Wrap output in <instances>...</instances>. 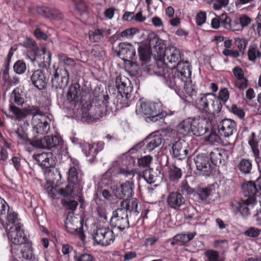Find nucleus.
I'll use <instances>...</instances> for the list:
<instances>
[{"mask_svg":"<svg viewBox=\"0 0 261 261\" xmlns=\"http://www.w3.org/2000/svg\"><path fill=\"white\" fill-rule=\"evenodd\" d=\"M241 202L234 201L230 205L235 213L240 212L243 216L250 214V209L256 203L257 193L261 194V177H258L255 181H248L242 186Z\"/></svg>","mask_w":261,"mask_h":261,"instance_id":"1","label":"nucleus"},{"mask_svg":"<svg viewBox=\"0 0 261 261\" xmlns=\"http://www.w3.org/2000/svg\"><path fill=\"white\" fill-rule=\"evenodd\" d=\"M160 60L170 69H174V75H179L180 77L185 79L191 74L190 64L188 61H181L180 50L175 46H170L166 47L163 55H160Z\"/></svg>","mask_w":261,"mask_h":261,"instance_id":"2","label":"nucleus"},{"mask_svg":"<svg viewBox=\"0 0 261 261\" xmlns=\"http://www.w3.org/2000/svg\"><path fill=\"white\" fill-rule=\"evenodd\" d=\"M138 201L136 198L132 199L131 201L123 200L120 201L119 207L113 212L110 220L112 227H117L122 231L129 227V221L127 212L134 213L137 216L139 213L138 210Z\"/></svg>","mask_w":261,"mask_h":261,"instance_id":"3","label":"nucleus"},{"mask_svg":"<svg viewBox=\"0 0 261 261\" xmlns=\"http://www.w3.org/2000/svg\"><path fill=\"white\" fill-rule=\"evenodd\" d=\"M154 72L158 75L162 76L164 83L171 88L180 89L181 87H184L185 92L189 96L192 97L196 95V86L191 83V74L184 80L180 78L179 75L171 76L168 69L160 68L159 67H155Z\"/></svg>","mask_w":261,"mask_h":261,"instance_id":"4","label":"nucleus"},{"mask_svg":"<svg viewBox=\"0 0 261 261\" xmlns=\"http://www.w3.org/2000/svg\"><path fill=\"white\" fill-rule=\"evenodd\" d=\"M33 146L38 148L51 149L57 154L66 156L67 150L63 141L56 136H46L43 138L34 140Z\"/></svg>","mask_w":261,"mask_h":261,"instance_id":"5","label":"nucleus"},{"mask_svg":"<svg viewBox=\"0 0 261 261\" xmlns=\"http://www.w3.org/2000/svg\"><path fill=\"white\" fill-rule=\"evenodd\" d=\"M197 108L201 112L209 114L219 113L222 109V103L214 94L207 93L201 96L196 100Z\"/></svg>","mask_w":261,"mask_h":261,"instance_id":"6","label":"nucleus"},{"mask_svg":"<svg viewBox=\"0 0 261 261\" xmlns=\"http://www.w3.org/2000/svg\"><path fill=\"white\" fill-rule=\"evenodd\" d=\"M137 111L147 116L152 122H156L166 116L162 111V104L160 102L141 101Z\"/></svg>","mask_w":261,"mask_h":261,"instance_id":"7","label":"nucleus"},{"mask_svg":"<svg viewBox=\"0 0 261 261\" xmlns=\"http://www.w3.org/2000/svg\"><path fill=\"white\" fill-rule=\"evenodd\" d=\"M118 174H121L125 177L132 180L136 174H138V177H143L146 181L149 184H152L155 182L158 179V176L161 174V172L156 169L155 170L153 169L149 168L146 169L143 173H137L135 170H130L127 167L124 168H120Z\"/></svg>","mask_w":261,"mask_h":261,"instance_id":"8","label":"nucleus"},{"mask_svg":"<svg viewBox=\"0 0 261 261\" xmlns=\"http://www.w3.org/2000/svg\"><path fill=\"white\" fill-rule=\"evenodd\" d=\"M69 80V73L66 68H58L51 80L52 88L57 90L61 96L63 95L64 89L67 87Z\"/></svg>","mask_w":261,"mask_h":261,"instance_id":"9","label":"nucleus"},{"mask_svg":"<svg viewBox=\"0 0 261 261\" xmlns=\"http://www.w3.org/2000/svg\"><path fill=\"white\" fill-rule=\"evenodd\" d=\"M115 84L118 91L123 99V106L128 107L130 104V98L133 91L130 81L125 76L119 75L116 78Z\"/></svg>","mask_w":261,"mask_h":261,"instance_id":"10","label":"nucleus"},{"mask_svg":"<svg viewBox=\"0 0 261 261\" xmlns=\"http://www.w3.org/2000/svg\"><path fill=\"white\" fill-rule=\"evenodd\" d=\"M50 75V70L37 69L33 72L30 79L32 84L36 88L41 90L46 88Z\"/></svg>","mask_w":261,"mask_h":261,"instance_id":"11","label":"nucleus"},{"mask_svg":"<svg viewBox=\"0 0 261 261\" xmlns=\"http://www.w3.org/2000/svg\"><path fill=\"white\" fill-rule=\"evenodd\" d=\"M8 237L10 242L13 244L12 246L22 245L28 241L24 234L22 225H12L8 229Z\"/></svg>","mask_w":261,"mask_h":261,"instance_id":"12","label":"nucleus"},{"mask_svg":"<svg viewBox=\"0 0 261 261\" xmlns=\"http://www.w3.org/2000/svg\"><path fill=\"white\" fill-rule=\"evenodd\" d=\"M94 240L102 246H108L115 240L113 231L108 227L98 228L93 236Z\"/></svg>","mask_w":261,"mask_h":261,"instance_id":"13","label":"nucleus"},{"mask_svg":"<svg viewBox=\"0 0 261 261\" xmlns=\"http://www.w3.org/2000/svg\"><path fill=\"white\" fill-rule=\"evenodd\" d=\"M11 251L12 254L16 255L19 259L21 258L23 260H28L31 259L34 257L32 244L29 241L22 245L12 246Z\"/></svg>","mask_w":261,"mask_h":261,"instance_id":"14","label":"nucleus"},{"mask_svg":"<svg viewBox=\"0 0 261 261\" xmlns=\"http://www.w3.org/2000/svg\"><path fill=\"white\" fill-rule=\"evenodd\" d=\"M194 162L196 169L200 174L204 176H210L213 170L208 157L205 154H198L194 158Z\"/></svg>","mask_w":261,"mask_h":261,"instance_id":"15","label":"nucleus"},{"mask_svg":"<svg viewBox=\"0 0 261 261\" xmlns=\"http://www.w3.org/2000/svg\"><path fill=\"white\" fill-rule=\"evenodd\" d=\"M218 128L221 136L229 137L236 133L237 123L232 119L225 118L220 121Z\"/></svg>","mask_w":261,"mask_h":261,"instance_id":"16","label":"nucleus"},{"mask_svg":"<svg viewBox=\"0 0 261 261\" xmlns=\"http://www.w3.org/2000/svg\"><path fill=\"white\" fill-rule=\"evenodd\" d=\"M119 49L117 55L125 62L132 60L136 56L134 47L128 43H120L118 45Z\"/></svg>","mask_w":261,"mask_h":261,"instance_id":"17","label":"nucleus"},{"mask_svg":"<svg viewBox=\"0 0 261 261\" xmlns=\"http://www.w3.org/2000/svg\"><path fill=\"white\" fill-rule=\"evenodd\" d=\"M172 152L173 156L178 160L186 159L188 154L187 143L182 139L177 140L172 145Z\"/></svg>","mask_w":261,"mask_h":261,"instance_id":"18","label":"nucleus"},{"mask_svg":"<svg viewBox=\"0 0 261 261\" xmlns=\"http://www.w3.org/2000/svg\"><path fill=\"white\" fill-rule=\"evenodd\" d=\"M32 124L34 129L38 134H46L50 129L49 124L43 113L42 115L32 119Z\"/></svg>","mask_w":261,"mask_h":261,"instance_id":"19","label":"nucleus"},{"mask_svg":"<svg viewBox=\"0 0 261 261\" xmlns=\"http://www.w3.org/2000/svg\"><path fill=\"white\" fill-rule=\"evenodd\" d=\"M82 89L79 83L72 84L69 87L67 94V99L69 102L75 106L82 99Z\"/></svg>","mask_w":261,"mask_h":261,"instance_id":"20","label":"nucleus"},{"mask_svg":"<svg viewBox=\"0 0 261 261\" xmlns=\"http://www.w3.org/2000/svg\"><path fill=\"white\" fill-rule=\"evenodd\" d=\"M53 154L51 152H42L33 155V158L41 167L45 168L53 167L55 165Z\"/></svg>","mask_w":261,"mask_h":261,"instance_id":"21","label":"nucleus"},{"mask_svg":"<svg viewBox=\"0 0 261 261\" xmlns=\"http://www.w3.org/2000/svg\"><path fill=\"white\" fill-rule=\"evenodd\" d=\"M70 213H69L65 222L67 230L70 233H76L82 235V226L81 221L77 218L70 216Z\"/></svg>","mask_w":261,"mask_h":261,"instance_id":"22","label":"nucleus"},{"mask_svg":"<svg viewBox=\"0 0 261 261\" xmlns=\"http://www.w3.org/2000/svg\"><path fill=\"white\" fill-rule=\"evenodd\" d=\"M68 179L71 184L77 187V193H80L82 189V176L75 167H70L68 170Z\"/></svg>","mask_w":261,"mask_h":261,"instance_id":"23","label":"nucleus"},{"mask_svg":"<svg viewBox=\"0 0 261 261\" xmlns=\"http://www.w3.org/2000/svg\"><path fill=\"white\" fill-rule=\"evenodd\" d=\"M41 50L42 54L36 55V58L34 60H36V62L40 68L45 70H50L49 67L51 63V54L49 51L46 53L45 48H42Z\"/></svg>","mask_w":261,"mask_h":261,"instance_id":"24","label":"nucleus"},{"mask_svg":"<svg viewBox=\"0 0 261 261\" xmlns=\"http://www.w3.org/2000/svg\"><path fill=\"white\" fill-rule=\"evenodd\" d=\"M185 202L184 197L180 193L177 192L170 193L167 198L168 205L173 209H177L183 205Z\"/></svg>","mask_w":261,"mask_h":261,"instance_id":"25","label":"nucleus"},{"mask_svg":"<svg viewBox=\"0 0 261 261\" xmlns=\"http://www.w3.org/2000/svg\"><path fill=\"white\" fill-rule=\"evenodd\" d=\"M162 138L160 134H152L144 141L146 144L145 149L149 152L159 147L162 143Z\"/></svg>","mask_w":261,"mask_h":261,"instance_id":"26","label":"nucleus"},{"mask_svg":"<svg viewBox=\"0 0 261 261\" xmlns=\"http://www.w3.org/2000/svg\"><path fill=\"white\" fill-rule=\"evenodd\" d=\"M134 182L133 181H126L120 185L121 193H119V197L121 199L126 198L128 201H131V200H127V198L130 197L133 193Z\"/></svg>","mask_w":261,"mask_h":261,"instance_id":"27","label":"nucleus"},{"mask_svg":"<svg viewBox=\"0 0 261 261\" xmlns=\"http://www.w3.org/2000/svg\"><path fill=\"white\" fill-rule=\"evenodd\" d=\"M237 168L242 174H249L251 173L253 168L252 161L248 159H242L238 162Z\"/></svg>","mask_w":261,"mask_h":261,"instance_id":"28","label":"nucleus"},{"mask_svg":"<svg viewBox=\"0 0 261 261\" xmlns=\"http://www.w3.org/2000/svg\"><path fill=\"white\" fill-rule=\"evenodd\" d=\"M210 155L212 163L215 165H219L224 161L226 152L223 149L216 148L211 152Z\"/></svg>","mask_w":261,"mask_h":261,"instance_id":"29","label":"nucleus"},{"mask_svg":"<svg viewBox=\"0 0 261 261\" xmlns=\"http://www.w3.org/2000/svg\"><path fill=\"white\" fill-rule=\"evenodd\" d=\"M108 98V95L104 96V100L102 101L101 105H95L93 107L94 112L91 111V114L92 115L93 119H98L106 115V107Z\"/></svg>","mask_w":261,"mask_h":261,"instance_id":"30","label":"nucleus"},{"mask_svg":"<svg viewBox=\"0 0 261 261\" xmlns=\"http://www.w3.org/2000/svg\"><path fill=\"white\" fill-rule=\"evenodd\" d=\"M39 11L45 14V17L51 19L61 20L64 17L62 12L57 9L46 7V8L39 9Z\"/></svg>","mask_w":261,"mask_h":261,"instance_id":"31","label":"nucleus"},{"mask_svg":"<svg viewBox=\"0 0 261 261\" xmlns=\"http://www.w3.org/2000/svg\"><path fill=\"white\" fill-rule=\"evenodd\" d=\"M7 215L6 216V229L8 230V226L12 225H21V224L18 222L19 220L18 218L17 214L12 209H9L7 212Z\"/></svg>","mask_w":261,"mask_h":261,"instance_id":"32","label":"nucleus"},{"mask_svg":"<svg viewBox=\"0 0 261 261\" xmlns=\"http://www.w3.org/2000/svg\"><path fill=\"white\" fill-rule=\"evenodd\" d=\"M191 134L196 136H200L205 133V127L201 125L198 120H191Z\"/></svg>","mask_w":261,"mask_h":261,"instance_id":"33","label":"nucleus"},{"mask_svg":"<svg viewBox=\"0 0 261 261\" xmlns=\"http://www.w3.org/2000/svg\"><path fill=\"white\" fill-rule=\"evenodd\" d=\"M138 50L140 60L144 62H148L149 61L150 53L147 45L144 44L139 45Z\"/></svg>","mask_w":261,"mask_h":261,"instance_id":"34","label":"nucleus"},{"mask_svg":"<svg viewBox=\"0 0 261 261\" xmlns=\"http://www.w3.org/2000/svg\"><path fill=\"white\" fill-rule=\"evenodd\" d=\"M196 234L195 233H188V234H178L174 236L173 240L180 244V245H183L185 244L190 241Z\"/></svg>","mask_w":261,"mask_h":261,"instance_id":"35","label":"nucleus"},{"mask_svg":"<svg viewBox=\"0 0 261 261\" xmlns=\"http://www.w3.org/2000/svg\"><path fill=\"white\" fill-rule=\"evenodd\" d=\"M24 111L25 112L26 117L28 115H32V119H34V117H38L43 113L37 106L33 105H28L24 107Z\"/></svg>","mask_w":261,"mask_h":261,"instance_id":"36","label":"nucleus"},{"mask_svg":"<svg viewBox=\"0 0 261 261\" xmlns=\"http://www.w3.org/2000/svg\"><path fill=\"white\" fill-rule=\"evenodd\" d=\"M9 110L14 115L15 119L18 121H21L26 118L24 108L20 109L11 104L10 105Z\"/></svg>","mask_w":261,"mask_h":261,"instance_id":"37","label":"nucleus"},{"mask_svg":"<svg viewBox=\"0 0 261 261\" xmlns=\"http://www.w3.org/2000/svg\"><path fill=\"white\" fill-rule=\"evenodd\" d=\"M247 55L249 60L254 62L257 58L260 57L261 53L256 45H252L249 47Z\"/></svg>","mask_w":261,"mask_h":261,"instance_id":"38","label":"nucleus"},{"mask_svg":"<svg viewBox=\"0 0 261 261\" xmlns=\"http://www.w3.org/2000/svg\"><path fill=\"white\" fill-rule=\"evenodd\" d=\"M169 177L170 180L174 181L180 179L182 176V171L180 168L172 164L169 170Z\"/></svg>","mask_w":261,"mask_h":261,"instance_id":"39","label":"nucleus"},{"mask_svg":"<svg viewBox=\"0 0 261 261\" xmlns=\"http://www.w3.org/2000/svg\"><path fill=\"white\" fill-rule=\"evenodd\" d=\"M59 193L64 197H67L77 195L79 193H77V187L73 184L72 187L70 185H67L65 188L59 189Z\"/></svg>","mask_w":261,"mask_h":261,"instance_id":"40","label":"nucleus"},{"mask_svg":"<svg viewBox=\"0 0 261 261\" xmlns=\"http://www.w3.org/2000/svg\"><path fill=\"white\" fill-rule=\"evenodd\" d=\"M191 120L187 119L179 123L178 125V129L179 133L184 135H191Z\"/></svg>","mask_w":261,"mask_h":261,"instance_id":"41","label":"nucleus"},{"mask_svg":"<svg viewBox=\"0 0 261 261\" xmlns=\"http://www.w3.org/2000/svg\"><path fill=\"white\" fill-rule=\"evenodd\" d=\"M248 143L251 148L256 163H260L261 157L259 156L260 152L258 148H257V143L255 140L252 139L249 141Z\"/></svg>","mask_w":261,"mask_h":261,"instance_id":"42","label":"nucleus"},{"mask_svg":"<svg viewBox=\"0 0 261 261\" xmlns=\"http://www.w3.org/2000/svg\"><path fill=\"white\" fill-rule=\"evenodd\" d=\"M15 134L21 140L22 143H26L27 144H31L33 146L34 140L30 139L28 135L24 133L22 127H18L16 130H15Z\"/></svg>","mask_w":261,"mask_h":261,"instance_id":"43","label":"nucleus"},{"mask_svg":"<svg viewBox=\"0 0 261 261\" xmlns=\"http://www.w3.org/2000/svg\"><path fill=\"white\" fill-rule=\"evenodd\" d=\"M89 38L91 41L94 42L100 41L103 39V31L99 29L90 31Z\"/></svg>","mask_w":261,"mask_h":261,"instance_id":"44","label":"nucleus"},{"mask_svg":"<svg viewBox=\"0 0 261 261\" xmlns=\"http://www.w3.org/2000/svg\"><path fill=\"white\" fill-rule=\"evenodd\" d=\"M212 190L210 188H202L199 189L197 195L202 201H204L212 194Z\"/></svg>","mask_w":261,"mask_h":261,"instance_id":"45","label":"nucleus"},{"mask_svg":"<svg viewBox=\"0 0 261 261\" xmlns=\"http://www.w3.org/2000/svg\"><path fill=\"white\" fill-rule=\"evenodd\" d=\"M61 203L63 206L66 210H69L71 211H74L78 205V203L77 201L73 200H67L66 199H63L61 200Z\"/></svg>","mask_w":261,"mask_h":261,"instance_id":"46","label":"nucleus"},{"mask_svg":"<svg viewBox=\"0 0 261 261\" xmlns=\"http://www.w3.org/2000/svg\"><path fill=\"white\" fill-rule=\"evenodd\" d=\"M11 97L15 103L18 105H22L24 102V98L21 96L19 88H17L14 89L12 93Z\"/></svg>","mask_w":261,"mask_h":261,"instance_id":"47","label":"nucleus"},{"mask_svg":"<svg viewBox=\"0 0 261 261\" xmlns=\"http://www.w3.org/2000/svg\"><path fill=\"white\" fill-rule=\"evenodd\" d=\"M27 68L25 63L22 60L17 61L13 66L15 72L17 74H22L24 72Z\"/></svg>","mask_w":261,"mask_h":261,"instance_id":"48","label":"nucleus"},{"mask_svg":"<svg viewBox=\"0 0 261 261\" xmlns=\"http://www.w3.org/2000/svg\"><path fill=\"white\" fill-rule=\"evenodd\" d=\"M152 160V157L149 155L144 156L138 159V166L143 168H147L149 167Z\"/></svg>","mask_w":261,"mask_h":261,"instance_id":"49","label":"nucleus"},{"mask_svg":"<svg viewBox=\"0 0 261 261\" xmlns=\"http://www.w3.org/2000/svg\"><path fill=\"white\" fill-rule=\"evenodd\" d=\"M205 255L207 256L208 261H223L220 257L218 251L209 250L205 252Z\"/></svg>","mask_w":261,"mask_h":261,"instance_id":"50","label":"nucleus"},{"mask_svg":"<svg viewBox=\"0 0 261 261\" xmlns=\"http://www.w3.org/2000/svg\"><path fill=\"white\" fill-rule=\"evenodd\" d=\"M91 54L95 58L100 59L104 56L105 51L101 46L96 44L92 48Z\"/></svg>","mask_w":261,"mask_h":261,"instance_id":"51","label":"nucleus"},{"mask_svg":"<svg viewBox=\"0 0 261 261\" xmlns=\"http://www.w3.org/2000/svg\"><path fill=\"white\" fill-rule=\"evenodd\" d=\"M60 61L63 64L64 68L68 67L69 69H72L75 65V61L67 57L62 56L60 58Z\"/></svg>","mask_w":261,"mask_h":261,"instance_id":"52","label":"nucleus"},{"mask_svg":"<svg viewBox=\"0 0 261 261\" xmlns=\"http://www.w3.org/2000/svg\"><path fill=\"white\" fill-rule=\"evenodd\" d=\"M234 85L240 90L243 91L248 86V80L245 77L240 79H236L234 81Z\"/></svg>","mask_w":261,"mask_h":261,"instance_id":"53","label":"nucleus"},{"mask_svg":"<svg viewBox=\"0 0 261 261\" xmlns=\"http://www.w3.org/2000/svg\"><path fill=\"white\" fill-rule=\"evenodd\" d=\"M139 30L136 28H132L129 29H127L124 31H123L118 36H120L122 37H132L134 35L139 32Z\"/></svg>","mask_w":261,"mask_h":261,"instance_id":"54","label":"nucleus"},{"mask_svg":"<svg viewBox=\"0 0 261 261\" xmlns=\"http://www.w3.org/2000/svg\"><path fill=\"white\" fill-rule=\"evenodd\" d=\"M220 19L225 28L228 30L231 29V19L225 14H222Z\"/></svg>","mask_w":261,"mask_h":261,"instance_id":"55","label":"nucleus"},{"mask_svg":"<svg viewBox=\"0 0 261 261\" xmlns=\"http://www.w3.org/2000/svg\"><path fill=\"white\" fill-rule=\"evenodd\" d=\"M75 261H95V258L90 254H82L74 257Z\"/></svg>","mask_w":261,"mask_h":261,"instance_id":"56","label":"nucleus"},{"mask_svg":"<svg viewBox=\"0 0 261 261\" xmlns=\"http://www.w3.org/2000/svg\"><path fill=\"white\" fill-rule=\"evenodd\" d=\"M259 233L260 230L255 227H251L244 232L245 235L252 238L257 237L259 236Z\"/></svg>","mask_w":261,"mask_h":261,"instance_id":"57","label":"nucleus"},{"mask_svg":"<svg viewBox=\"0 0 261 261\" xmlns=\"http://www.w3.org/2000/svg\"><path fill=\"white\" fill-rule=\"evenodd\" d=\"M83 151L86 156L90 155H94L95 149L93 148V146L89 143H86L83 146Z\"/></svg>","mask_w":261,"mask_h":261,"instance_id":"58","label":"nucleus"},{"mask_svg":"<svg viewBox=\"0 0 261 261\" xmlns=\"http://www.w3.org/2000/svg\"><path fill=\"white\" fill-rule=\"evenodd\" d=\"M10 207L6 201L0 197V216L6 214Z\"/></svg>","mask_w":261,"mask_h":261,"instance_id":"59","label":"nucleus"},{"mask_svg":"<svg viewBox=\"0 0 261 261\" xmlns=\"http://www.w3.org/2000/svg\"><path fill=\"white\" fill-rule=\"evenodd\" d=\"M180 188L183 194H190L193 192V189L188 185L186 180H183L181 182Z\"/></svg>","mask_w":261,"mask_h":261,"instance_id":"60","label":"nucleus"},{"mask_svg":"<svg viewBox=\"0 0 261 261\" xmlns=\"http://www.w3.org/2000/svg\"><path fill=\"white\" fill-rule=\"evenodd\" d=\"M229 2V0H215L213 4V8L216 10H220L222 7H226Z\"/></svg>","mask_w":261,"mask_h":261,"instance_id":"61","label":"nucleus"},{"mask_svg":"<svg viewBox=\"0 0 261 261\" xmlns=\"http://www.w3.org/2000/svg\"><path fill=\"white\" fill-rule=\"evenodd\" d=\"M231 112L237 115L240 118H243L245 116V112L240 108L236 105H233L231 107Z\"/></svg>","mask_w":261,"mask_h":261,"instance_id":"62","label":"nucleus"},{"mask_svg":"<svg viewBox=\"0 0 261 261\" xmlns=\"http://www.w3.org/2000/svg\"><path fill=\"white\" fill-rule=\"evenodd\" d=\"M206 14L201 12L198 13L196 17V23L198 25H202L206 21Z\"/></svg>","mask_w":261,"mask_h":261,"instance_id":"63","label":"nucleus"},{"mask_svg":"<svg viewBox=\"0 0 261 261\" xmlns=\"http://www.w3.org/2000/svg\"><path fill=\"white\" fill-rule=\"evenodd\" d=\"M127 64L129 66L130 71L134 72V74L137 75L139 73L140 67L136 62L131 60L129 62H128Z\"/></svg>","mask_w":261,"mask_h":261,"instance_id":"64","label":"nucleus"}]
</instances>
